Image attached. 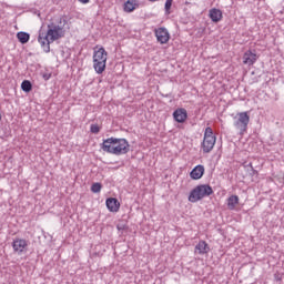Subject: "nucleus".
<instances>
[{
	"label": "nucleus",
	"instance_id": "obj_1",
	"mask_svg": "<svg viewBox=\"0 0 284 284\" xmlns=\"http://www.w3.org/2000/svg\"><path fill=\"white\" fill-rule=\"evenodd\" d=\"M67 23L68 21L65 19L60 18L55 22H50L48 24L47 31H39L38 42L43 49V52H50V43H54V41H59V39L65 37V31L63 30V28H65Z\"/></svg>",
	"mask_w": 284,
	"mask_h": 284
},
{
	"label": "nucleus",
	"instance_id": "obj_2",
	"mask_svg": "<svg viewBox=\"0 0 284 284\" xmlns=\"http://www.w3.org/2000/svg\"><path fill=\"white\" fill-rule=\"evenodd\" d=\"M101 150L108 152V154L121 156V154H128V152H130V142H128L126 139L109 138L103 140Z\"/></svg>",
	"mask_w": 284,
	"mask_h": 284
},
{
	"label": "nucleus",
	"instance_id": "obj_3",
	"mask_svg": "<svg viewBox=\"0 0 284 284\" xmlns=\"http://www.w3.org/2000/svg\"><path fill=\"white\" fill-rule=\"evenodd\" d=\"M212 194H214L212 186L209 184H200L191 191L189 201L190 203H199V201L205 199V196H212Z\"/></svg>",
	"mask_w": 284,
	"mask_h": 284
},
{
	"label": "nucleus",
	"instance_id": "obj_4",
	"mask_svg": "<svg viewBox=\"0 0 284 284\" xmlns=\"http://www.w3.org/2000/svg\"><path fill=\"white\" fill-rule=\"evenodd\" d=\"M105 63H108V51L102 47L93 53V68L97 74L105 72Z\"/></svg>",
	"mask_w": 284,
	"mask_h": 284
},
{
	"label": "nucleus",
	"instance_id": "obj_5",
	"mask_svg": "<svg viewBox=\"0 0 284 284\" xmlns=\"http://www.w3.org/2000/svg\"><path fill=\"white\" fill-rule=\"evenodd\" d=\"M233 125L239 130L241 136L247 132V125H250V113L240 112L234 118Z\"/></svg>",
	"mask_w": 284,
	"mask_h": 284
},
{
	"label": "nucleus",
	"instance_id": "obj_6",
	"mask_svg": "<svg viewBox=\"0 0 284 284\" xmlns=\"http://www.w3.org/2000/svg\"><path fill=\"white\" fill-rule=\"evenodd\" d=\"M155 37L158 42L161 44L168 43V41H170V32L163 27L155 29Z\"/></svg>",
	"mask_w": 284,
	"mask_h": 284
},
{
	"label": "nucleus",
	"instance_id": "obj_7",
	"mask_svg": "<svg viewBox=\"0 0 284 284\" xmlns=\"http://www.w3.org/2000/svg\"><path fill=\"white\" fill-rule=\"evenodd\" d=\"M214 145H216V138H204L202 142V150L204 154H210V152L214 150Z\"/></svg>",
	"mask_w": 284,
	"mask_h": 284
},
{
	"label": "nucleus",
	"instance_id": "obj_8",
	"mask_svg": "<svg viewBox=\"0 0 284 284\" xmlns=\"http://www.w3.org/2000/svg\"><path fill=\"white\" fill-rule=\"evenodd\" d=\"M257 60L258 55H256V53L252 52L251 50L246 51L243 55L244 65H254Z\"/></svg>",
	"mask_w": 284,
	"mask_h": 284
},
{
	"label": "nucleus",
	"instance_id": "obj_9",
	"mask_svg": "<svg viewBox=\"0 0 284 284\" xmlns=\"http://www.w3.org/2000/svg\"><path fill=\"white\" fill-rule=\"evenodd\" d=\"M173 118L175 119V121L178 123H185V121L187 120V110H185V109H176L173 112Z\"/></svg>",
	"mask_w": 284,
	"mask_h": 284
},
{
	"label": "nucleus",
	"instance_id": "obj_10",
	"mask_svg": "<svg viewBox=\"0 0 284 284\" xmlns=\"http://www.w3.org/2000/svg\"><path fill=\"white\" fill-rule=\"evenodd\" d=\"M203 174H205V166L199 164L191 171L190 176L194 181H199V179L203 178Z\"/></svg>",
	"mask_w": 284,
	"mask_h": 284
},
{
	"label": "nucleus",
	"instance_id": "obj_11",
	"mask_svg": "<svg viewBox=\"0 0 284 284\" xmlns=\"http://www.w3.org/2000/svg\"><path fill=\"white\" fill-rule=\"evenodd\" d=\"M12 247H13L14 252H18V254H21V253H23V250H26V247H28V242L22 239H17L13 241Z\"/></svg>",
	"mask_w": 284,
	"mask_h": 284
},
{
	"label": "nucleus",
	"instance_id": "obj_12",
	"mask_svg": "<svg viewBox=\"0 0 284 284\" xmlns=\"http://www.w3.org/2000/svg\"><path fill=\"white\" fill-rule=\"evenodd\" d=\"M105 204L109 212H118L121 207V203H119V200H116L115 197L106 199Z\"/></svg>",
	"mask_w": 284,
	"mask_h": 284
},
{
	"label": "nucleus",
	"instance_id": "obj_13",
	"mask_svg": "<svg viewBox=\"0 0 284 284\" xmlns=\"http://www.w3.org/2000/svg\"><path fill=\"white\" fill-rule=\"evenodd\" d=\"M136 8H139V0H128L123 4V10L124 12H128V13L134 12Z\"/></svg>",
	"mask_w": 284,
	"mask_h": 284
},
{
	"label": "nucleus",
	"instance_id": "obj_14",
	"mask_svg": "<svg viewBox=\"0 0 284 284\" xmlns=\"http://www.w3.org/2000/svg\"><path fill=\"white\" fill-rule=\"evenodd\" d=\"M210 19L214 23H219V21H221V19H223V12H221V10H219V9H211L210 10Z\"/></svg>",
	"mask_w": 284,
	"mask_h": 284
},
{
	"label": "nucleus",
	"instance_id": "obj_15",
	"mask_svg": "<svg viewBox=\"0 0 284 284\" xmlns=\"http://www.w3.org/2000/svg\"><path fill=\"white\" fill-rule=\"evenodd\" d=\"M195 251H197L199 254H207V252H210V246L207 245V243L205 241H200L195 245Z\"/></svg>",
	"mask_w": 284,
	"mask_h": 284
},
{
	"label": "nucleus",
	"instance_id": "obj_16",
	"mask_svg": "<svg viewBox=\"0 0 284 284\" xmlns=\"http://www.w3.org/2000/svg\"><path fill=\"white\" fill-rule=\"evenodd\" d=\"M17 39L19 40L20 43L26 44L28 41H30V33L20 31L17 33Z\"/></svg>",
	"mask_w": 284,
	"mask_h": 284
},
{
	"label": "nucleus",
	"instance_id": "obj_17",
	"mask_svg": "<svg viewBox=\"0 0 284 284\" xmlns=\"http://www.w3.org/2000/svg\"><path fill=\"white\" fill-rule=\"evenodd\" d=\"M236 205H239V197H237V195H231L227 199V207H229V210H234V207H236Z\"/></svg>",
	"mask_w": 284,
	"mask_h": 284
},
{
	"label": "nucleus",
	"instance_id": "obj_18",
	"mask_svg": "<svg viewBox=\"0 0 284 284\" xmlns=\"http://www.w3.org/2000/svg\"><path fill=\"white\" fill-rule=\"evenodd\" d=\"M21 90L23 92H32V82L29 80H23L21 83Z\"/></svg>",
	"mask_w": 284,
	"mask_h": 284
},
{
	"label": "nucleus",
	"instance_id": "obj_19",
	"mask_svg": "<svg viewBox=\"0 0 284 284\" xmlns=\"http://www.w3.org/2000/svg\"><path fill=\"white\" fill-rule=\"evenodd\" d=\"M204 139H216V136L214 135V131L212 130V128L207 126V128L205 129Z\"/></svg>",
	"mask_w": 284,
	"mask_h": 284
},
{
	"label": "nucleus",
	"instance_id": "obj_20",
	"mask_svg": "<svg viewBox=\"0 0 284 284\" xmlns=\"http://www.w3.org/2000/svg\"><path fill=\"white\" fill-rule=\"evenodd\" d=\"M101 187H102L101 183L95 182L91 186V192H93V194H99V192H101Z\"/></svg>",
	"mask_w": 284,
	"mask_h": 284
},
{
	"label": "nucleus",
	"instance_id": "obj_21",
	"mask_svg": "<svg viewBox=\"0 0 284 284\" xmlns=\"http://www.w3.org/2000/svg\"><path fill=\"white\" fill-rule=\"evenodd\" d=\"M90 132H91L92 134H99V132H101V128L98 126V124H91V126H90Z\"/></svg>",
	"mask_w": 284,
	"mask_h": 284
},
{
	"label": "nucleus",
	"instance_id": "obj_22",
	"mask_svg": "<svg viewBox=\"0 0 284 284\" xmlns=\"http://www.w3.org/2000/svg\"><path fill=\"white\" fill-rule=\"evenodd\" d=\"M171 8H172V0H166L164 4L165 12H170Z\"/></svg>",
	"mask_w": 284,
	"mask_h": 284
},
{
	"label": "nucleus",
	"instance_id": "obj_23",
	"mask_svg": "<svg viewBox=\"0 0 284 284\" xmlns=\"http://www.w3.org/2000/svg\"><path fill=\"white\" fill-rule=\"evenodd\" d=\"M256 174H258V171H256L254 168H252V169H251V172H250V175H251V176H254V175H256Z\"/></svg>",
	"mask_w": 284,
	"mask_h": 284
},
{
	"label": "nucleus",
	"instance_id": "obj_24",
	"mask_svg": "<svg viewBox=\"0 0 284 284\" xmlns=\"http://www.w3.org/2000/svg\"><path fill=\"white\" fill-rule=\"evenodd\" d=\"M116 229L121 231V230H125V226H123V225H118Z\"/></svg>",
	"mask_w": 284,
	"mask_h": 284
},
{
	"label": "nucleus",
	"instance_id": "obj_25",
	"mask_svg": "<svg viewBox=\"0 0 284 284\" xmlns=\"http://www.w3.org/2000/svg\"><path fill=\"white\" fill-rule=\"evenodd\" d=\"M80 3H90V0H79Z\"/></svg>",
	"mask_w": 284,
	"mask_h": 284
},
{
	"label": "nucleus",
	"instance_id": "obj_26",
	"mask_svg": "<svg viewBox=\"0 0 284 284\" xmlns=\"http://www.w3.org/2000/svg\"><path fill=\"white\" fill-rule=\"evenodd\" d=\"M246 168H251V170H252V168H254V166H252V163H248V164L246 165Z\"/></svg>",
	"mask_w": 284,
	"mask_h": 284
},
{
	"label": "nucleus",
	"instance_id": "obj_27",
	"mask_svg": "<svg viewBox=\"0 0 284 284\" xmlns=\"http://www.w3.org/2000/svg\"><path fill=\"white\" fill-rule=\"evenodd\" d=\"M149 1H151L152 3H154V2H156V1H159V0H149Z\"/></svg>",
	"mask_w": 284,
	"mask_h": 284
},
{
	"label": "nucleus",
	"instance_id": "obj_28",
	"mask_svg": "<svg viewBox=\"0 0 284 284\" xmlns=\"http://www.w3.org/2000/svg\"><path fill=\"white\" fill-rule=\"evenodd\" d=\"M0 121H1V114H0Z\"/></svg>",
	"mask_w": 284,
	"mask_h": 284
}]
</instances>
